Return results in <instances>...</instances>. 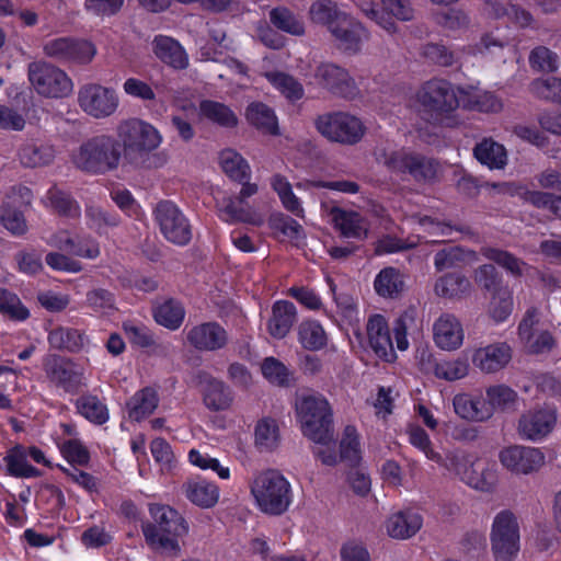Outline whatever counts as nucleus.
Listing matches in <instances>:
<instances>
[{"label":"nucleus","mask_w":561,"mask_h":561,"mask_svg":"<svg viewBox=\"0 0 561 561\" xmlns=\"http://www.w3.org/2000/svg\"><path fill=\"white\" fill-rule=\"evenodd\" d=\"M481 253L485 259L493 261L515 277L522 276L528 268L524 261L501 249L486 247L482 248Z\"/></svg>","instance_id":"nucleus-47"},{"label":"nucleus","mask_w":561,"mask_h":561,"mask_svg":"<svg viewBox=\"0 0 561 561\" xmlns=\"http://www.w3.org/2000/svg\"><path fill=\"white\" fill-rule=\"evenodd\" d=\"M255 445L265 451L273 450L279 444V430L276 421L263 419L255 426Z\"/></svg>","instance_id":"nucleus-57"},{"label":"nucleus","mask_w":561,"mask_h":561,"mask_svg":"<svg viewBox=\"0 0 561 561\" xmlns=\"http://www.w3.org/2000/svg\"><path fill=\"white\" fill-rule=\"evenodd\" d=\"M322 208L328 211L334 228L345 238L363 240L367 238L369 224L359 213L341 207Z\"/></svg>","instance_id":"nucleus-22"},{"label":"nucleus","mask_w":561,"mask_h":561,"mask_svg":"<svg viewBox=\"0 0 561 561\" xmlns=\"http://www.w3.org/2000/svg\"><path fill=\"white\" fill-rule=\"evenodd\" d=\"M455 413L461 419L472 422H484L491 419V408L486 398L459 393L453 400Z\"/></svg>","instance_id":"nucleus-30"},{"label":"nucleus","mask_w":561,"mask_h":561,"mask_svg":"<svg viewBox=\"0 0 561 561\" xmlns=\"http://www.w3.org/2000/svg\"><path fill=\"white\" fill-rule=\"evenodd\" d=\"M491 550L496 561H512L520 548L519 525L516 516L502 511L495 515L491 534Z\"/></svg>","instance_id":"nucleus-9"},{"label":"nucleus","mask_w":561,"mask_h":561,"mask_svg":"<svg viewBox=\"0 0 561 561\" xmlns=\"http://www.w3.org/2000/svg\"><path fill=\"white\" fill-rule=\"evenodd\" d=\"M470 373V364L467 358L456 357L436 363L434 374L437 378L447 381H456L466 378Z\"/></svg>","instance_id":"nucleus-55"},{"label":"nucleus","mask_w":561,"mask_h":561,"mask_svg":"<svg viewBox=\"0 0 561 561\" xmlns=\"http://www.w3.org/2000/svg\"><path fill=\"white\" fill-rule=\"evenodd\" d=\"M477 261L476 252L459 247H449L435 254L434 265L438 272H442L456 267L459 263H474Z\"/></svg>","instance_id":"nucleus-45"},{"label":"nucleus","mask_w":561,"mask_h":561,"mask_svg":"<svg viewBox=\"0 0 561 561\" xmlns=\"http://www.w3.org/2000/svg\"><path fill=\"white\" fill-rule=\"evenodd\" d=\"M472 290L470 280L460 273H447L438 277L434 284L436 296L459 300L467 297Z\"/></svg>","instance_id":"nucleus-34"},{"label":"nucleus","mask_w":561,"mask_h":561,"mask_svg":"<svg viewBox=\"0 0 561 561\" xmlns=\"http://www.w3.org/2000/svg\"><path fill=\"white\" fill-rule=\"evenodd\" d=\"M10 474L15 477L31 478L37 476L38 471L27 463L25 450L16 446L12 448L4 458Z\"/></svg>","instance_id":"nucleus-60"},{"label":"nucleus","mask_w":561,"mask_h":561,"mask_svg":"<svg viewBox=\"0 0 561 561\" xmlns=\"http://www.w3.org/2000/svg\"><path fill=\"white\" fill-rule=\"evenodd\" d=\"M121 151L108 135H98L83 141L71 156L72 163L81 171L99 174L116 169Z\"/></svg>","instance_id":"nucleus-5"},{"label":"nucleus","mask_w":561,"mask_h":561,"mask_svg":"<svg viewBox=\"0 0 561 561\" xmlns=\"http://www.w3.org/2000/svg\"><path fill=\"white\" fill-rule=\"evenodd\" d=\"M377 160L394 172L409 173L417 181H430L437 176L439 167L430 158L408 150H386L376 152Z\"/></svg>","instance_id":"nucleus-8"},{"label":"nucleus","mask_w":561,"mask_h":561,"mask_svg":"<svg viewBox=\"0 0 561 561\" xmlns=\"http://www.w3.org/2000/svg\"><path fill=\"white\" fill-rule=\"evenodd\" d=\"M87 226L99 234H103L108 228L119 225L118 216L107 213L101 206L93 203L85 207Z\"/></svg>","instance_id":"nucleus-52"},{"label":"nucleus","mask_w":561,"mask_h":561,"mask_svg":"<svg viewBox=\"0 0 561 561\" xmlns=\"http://www.w3.org/2000/svg\"><path fill=\"white\" fill-rule=\"evenodd\" d=\"M462 481L479 491H493L499 481L497 469L492 463L474 459Z\"/></svg>","instance_id":"nucleus-35"},{"label":"nucleus","mask_w":561,"mask_h":561,"mask_svg":"<svg viewBox=\"0 0 561 561\" xmlns=\"http://www.w3.org/2000/svg\"><path fill=\"white\" fill-rule=\"evenodd\" d=\"M518 337L530 354L549 353L556 346L551 332L538 327V319L534 310L528 311L518 325Z\"/></svg>","instance_id":"nucleus-18"},{"label":"nucleus","mask_w":561,"mask_h":561,"mask_svg":"<svg viewBox=\"0 0 561 561\" xmlns=\"http://www.w3.org/2000/svg\"><path fill=\"white\" fill-rule=\"evenodd\" d=\"M295 407L305 436L322 445L332 440V410L322 394H300L296 399Z\"/></svg>","instance_id":"nucleus-3"},{"label":"nucleus","mask_w":561,"mask_h":561,"mask_svg":"<svg viewBox=\"0 0 561 561\" xmlns=\"http://www.w3.org/2000/svg\"><path fill=\"white\" fill-rule=\"evenodd\" d=\"M422 526V515L412 508L394 512L385 522L387 535L397 540H405L415 536Z\"/></svg>","instance_id":"nucleus-24"},{"label":"nucleus","mask_w":561,"mask_h":561,"mask_svg":"<svg viewBox=\"0 0 561 561\" xmlns=\"http://www.w3.org/2000/svg\"><path fill=\"white\" fill-rule=\"evenodd\" d=\"M366 336L369 347L379 359L387 363H393L397 359L390 328L383 316L374 313L368 317Z\"/></svg>","instance_id":"nucleus-19"},{"label":"nucleus","mask_w":561,"mask_h":561,"mask_svg":"<svg viewBox=\"0 0 561 561\" xmlns=\"http://www.w3.org/2000/svg\"><path fill=\"white\" fill-rule=\"evenodd\" d=\"M271 23L278 30L295 36L305 34L304 23L287 8H275L270 12Z\"/></svg>","instance_id":"nucleus-56"},{"label":"nucleus","mask_w":561,"mask_h":561,"mask_svg":"<svg viewBox=\"0 0 561 561\" xmlns=\"http://www.w3.org/2000/svg\"><path fill=\"white\" fill-rule=\"evenodd\" d=\"M247 122L265 135L279 134L278 121L273 108L262 102L250 103L244 113Z\"/></svg>","instance_id":"nucleus-32"},{"label":"nucleus","mask_w":561,"mask_h":561,"mask_svg":"<svg viewBox=\"0 0 561 561\" xmlns=\"http://www.w3.org/2000/svg\"><path fill=\"white\" fill-rule=\"evenodd\" d=\"M46 205L61 216L75 218L80 215L78 203L68 193L55 186L47 192Z\"/></svg>","instance_id":"nucleus-53"},{"label":"nucleus","mask_w":561,"mask_h":561,"mask_svg":"<svg viewBox=\"0 0 561 561\" xmlns=\"http://www.w3.org/2000/svg\"><path fill=\"white\" fill-rule=\"evenodd\" d=\"M499 461L508 472L529 476L538 472L546 463L545 454L536 447L510 445L499 451Z\"/></svg>","instance_id":"nucleus-12"},{"label":"nucleus","mask_w":561,"mask_h":561,"mask_svg":"<svg viewBox=\"0 0 561 561\" xmlns=\"http://www.w3.org/2000/svg\"><path fill=\"white\" fill-rule=\"evenodd\" d=\"M186 499L202 508H210L218 503L219 488L206 480H188L183 484Z\"/></svg>","instance_id":"nucleus-33"},{"label":"nucleus","mask_w":561,"mask_h":561,"mask_svg":"<svg viewBox=\"0 0 561 561\" xmlns=\"http://www.w3.org/2000/svg\"><path fill=\"white\" fill-rule=\"evenodd\" d=\"M27 77L35 92L44 98L62 99L73 91V82L66 71L45 61L31 62Z\"/></svg>","instance_id":"nucleus-6"},{"label":"nucleus","mask_w":561,"mask_h":561,"mask_svg":"<svg viewBox=\"0 0 561 561\" xmlns=\"http://www.w3.org/2000/svg\"><path fill=\"white\" fill-rule=\"evenodd\" d=\"M463 102L466 107L485 113H497L503 107L501 100L493 93L478 90L468 93Z\"/></svg>","instance_id":"nucleus-61"},{"label":"nucleus","mask_w":561,"mask_h":561,"mask_svg":"<svg viewBox=\"0 0 561 561\" xmlns=\"http://www.w3.org/2000/svg\"><path fill=\"white\" fill-rule=\"evenodd\" d=\"M416 100L425 113L435 116L450 113L459 106L454 88L443 79L425 82L419 90Z\"/></svg>","instance_id":"nucleus-11"},{"label":"nucleus","mask_w":561,"mask_h":561,"mask_svg":"<svg viewBox=\"0 0 561 561\" xmlns=\"http://www.w3.org/2000/svg\"><path fill=\"white\" fill-rule=\"evenodd\" d=\"M296 321L295 305L288 300H277L272 306L266 330L272 337L282 340L288 335Z\"/></svg>","instance_id":"nucleus-26"},{"label":"nucleus","mask_w":561,"mask_h":561,"mask_svg":"<svg viewBox=\"0 0 561 561\" xmlns=\"http://www.w3.org/2000/svg\"><path fill=\"white\" fill-rule=\"evenodd\" d=\"M49 380L66 391L76 392L83 385L82 370L71 360L62 357H50L45 364Z\"/></svg>","instance_id":"nucleus-20"},{"label":"nucleus","mask_w":561,"mask_h":561,"mask_svg":"<svg viewBox=\"0 0 561 561\" xmlns=\"http://www.w3.org/2000/svg\"><path fill=\"white\" fill-rule=\"evenodd\" d=\"M530 92L539 99L561 103V79H537L530 83Z\"/></svg>","instance_id":"nucleus-64"},{"label":"nucleus","mask_w":561,"mask_h":561,"mask_svg":"<svg viewBox=\"0 0 561 561\" xmlns=\"http://www.w3.org/2000/svg\"><path fill=\"white\" fill-rule=\"evenodd\" d=\"M267 81L286 99L296 101L304 96V88L293 76L282 71H267L264 73Z\"/></svg>","instance_id":"nucleus-50"},{"label":"nucleus","mask_w":561,"mask_h":561,"mask_svg":"<svg viewBox=\"0 0 561 561\" xmlns=\"http://www.w3.org/2000/svg\"><path fill=\"white\" fill-rule=\"evenodd\" d=\"M476 159L490 170H503L507 164L505 147L492 138H483L473 148Z\"/></svg>","instance_id":"nucleus-36"},{"label":"nucleus","mask_w":561,"mask_h":561,"mask_svg":"<svg viewBox=\"0 0 561 561\" xmlns=\"http://www.w3.org/2000/svg\"><path fill=\"white\" fill-rule=\"evenodd\" d=\"M159 404L158 391L153 387H145L128 400V416L134 421H141L152 414Z\"/></svg>","instance_id":"nucleus-38"},{"label":"nucleus","mask_w":561,"mask_h":561,"mask_svg":"<svg viewBox=\"0 0 561 561\" xmlns=\"http://www.w3.org/2000/svg\"><path fill=\"white\" fill-rule=\"evenodd\" d=\"M160 232L169 241L185 245L192 238L191 226L179 207L169 201L158 203L153 210Z\"/></svg>","instance_id":"nucleus-13"},{"label":"nucleus","mask_w":561,"mask_h":561,"mask_svg":"<svg viewBox=\"0 0 561 561\" xmlns=\"http://www.w3.org/2000/svg\"><path fill=\"white\" fill-rule=\"evenodd\" d=\"M297 340L307 351H320L328 344V334L319 321L307 319L297 328Z\"/></svg>","instance_id":"nucleus-40"},{"label":"nucleus","mask_w":561,"mask_h":561,"mask_svg":"<svg viewBox=\"0 0 561 561\" xmlns=\"http://www.w3.org/2000/svg\"><path fill=\"white\" fill-rule=\"evenodd\" d=\"M220 217L227 222H247L254 226L263 224V218L256 214L245 202L239 204L237 196H222L217 201Z\"/></svg>","instance_id":"nucleus-31"},{"label":"nucleus","mask_w":561,"mask_h":561,"mask_svg":"<svg viewBox=\"0 0 561 561\" xmlns=\"http://www.w3.org/2000/svg\"><path fill=\"white\" fill-rule=\"evenodd\" d=\"M381 8L373 2H363L360 11L388 33L397 31L393 18L410 21L414 16L413 8L408 0H380Z\"/></svg>","instance_id":"nucleus-16"},{"label":"nucleus","mask_w":561,"mask_h":561,"mask_svg":"<svg viewBox=\"0 0 561 561\" xmlns=\"http://www.w3.org/2000/svg\"><path fill=\"white\" fill-rule=\"evenodd\" d=\"M150 514L154 524H144L142 533L147 543L161 552L179 553V538L188 533L184 517L165 505L153 504Z\"/></svg>","instance_id":"nucleus-1"},{"label":"nucleus","mask_w":561,"mask_h":561,"mask_svg":"<svg viewBox=\"0 0 561 561\" xmlns=\"http://www.w3.org/2000/svg\"><path fill=\"white\" fill-rule=\"evenodd\" d=\"M48 341L56 348L78 351L83 347L85 336L76 329L57 328L49 333Z\"/></svg>","instance_id":"nucleus-58"},{"label":"nucleus","mask_w":561,"mask_h":561,"mask_svg":"<svg viewBox=\"0 0 561 561\" xmlns=\"http://www.w3.org/2000/svg\"><path fill=\"white\" fill-rule=\"evenodd\" d=\"M188 343L199 351H217L226 346L228 334L216 322H206L193 327L186 335Z\"/></svg>","instance_id":"nucleus-25"},{"label":"nucleus","mask_w":561,"mask_h":561,"mask_svg":"<svg viewBox=\"0 0 561 561\" xmlns=\"http://www.w3.org/2000/svg\"><path fill=\"white\" fill-rule=\"evenodd\" d=\"M317 82L323 88L342 96H352L355 94L356 87L348 72L330 62L320 64L314 73Z\"/></svg>","instance_id":"nucleus-23"},{"label":"nucleus","mask_w":561,"mask_h":561,"mask_svg":"<svg viewBox=\"0 0 561 561\" xmlns=\"http://www.w3.org/2000/svg\"><path fill=\"white\" fill-rule=\"evenodd\" d=\"M18 157L20 163L25 168H44L54 162L56 149L48 142L30 140L21 145Z\"/></svg>","instance_id":"nucleus-29"},{"label":"nucleus","mask_w":561,"mask_h":561,"mask_svg":"<svg viewBox=\"0 0 561 561\" xmlns=\"http://www.w3.org/2000/svg\"><path fill=\"white\" fill-rule=\"evenodd\" d=\"M152 51L165 65L182 70L188 66V56L182 45L174 38L158 35L152 41Z\"/></svg>","instance_id":"nucleus-28"},{"label":"nucleus","mask_w":561,"mask_h":561,"mask_svg":"<svg viewBox=\"0 0 561 561\" xmlns=\"http://www.w3.org/2000/svg\"><path fill=\"white\" fill-rule=\"evenodd\" d=\"M219 163L224 172L234 181L242 182L250 178V165L233 149L222 150L219 156Z\"/></svg>","instance_id":"nucleus-46"},{"label":"nucleus","mask_w":561,"mask_h":561,"mask_svg":"<svg viewBox=\"0 0 561 561\" xmlns=\"http://www.w3.org/2000/svg\"><path fill=\"white\" fill-rule=\"evenodd\" d=\"M485 397L488 404L491 408V416L495 411H514L519 402L517 391L504 383L488 387L485 390Z\"/></svg>","instance_id":"nucleus-41"},{"label":"nucleus","mask_w":561,"mask_h":561,"mask_svg":"<svg viewBox=\"0 0 561 561\" xmlns=\"http://www.w3.org/2000/svg\"><path fill=\"white\" fill-rule=\"evenodd\" d=\"M116 146L122 147L121 157L130 164H138L149 152L162 144V135L150 123L129 117L116 126Z\"/></svg>","instance_id":"nucleus-2"},{"label":"nucleus","mask_w":561,"mask_h":561,"mask_svg":"<svg viewBox=\"0 0 561 561\" xmlns=\"http://www.w3.org/2000/svg\"><path fill=\"white\" fill-rule=\"evenodd\" d=\"M199 115L202 118L225 129L236 128L239 124L238 115L225 103L203 100L199 103Z\"/></svg>","instance_id":"nucleus-37"},{"label":"nucleus","mask_w":561,"mask_h":561,"mask_svg":"<svg viewBox=\"0 0 561 561\" xmlns=\"http://www.w3.org/2000/svg\"><path fill=\"white\" fill-rule=\"evenodd\" d=\"M43 50L49 58L79 65L90 64L96 55L94 44L72 37L49 39L44 44Z\"/></svg>","instance_id":"nucleus-14"},{"label":"nucleus","mask_w":561,"mask_h":561,"mask_svg":"<svg viewBox=\"0 0 561 561\" xmlns=\"http://www.w3.org/2000/svg\"><path fill=\"white\" fill-rule=\"evenodd\" d=\"M526 203L538 209L548 211L554 218L561 219V195L529 190V192L526 193Z\"/></svg>","instance_id":"nucleus-59"},{"label":"nucleus","mask_w":561,"mask_h":561,"mask_svg":"<svg viewBox=\"0 0 561 561\" xmlns=\"http://www.w3.org/2000/svg\"><path fill=\"white\" fill-rule=\"evenodd\" d=\"M485 11L495 19L510 16L522 26L528 25L531 20L528 12L511 4L507 0H488Z\"/></svg>","instance_id":"nucleus-54"},{"label":"nucleus","mask_w":561,"mask_h":561,"mask_svg":"<svg viewBox=\"0 0 561 561\" xmlns=\"http://www.w3.org/2000/svg\"><path fill=\"white\" fill-rule=\"evenodd\" d=\"M0 222L11 233L21 236L27 231V224L20 208L0 205Z\"/></svg>","instance_id":"nucleus-63"},{"label":"nucleus","mask_w":561,"mask_h":561,"mask_svg":"<svg viewBox=\"0 0 561 561\" xmlns=\"http://www.w3.org/2000/svg\"><path fill=\"white\" fill-rule=\"evenodd\" d=\"M346 13L340 11L336 4L330 0H319L311 4L309 16L313 23L328 26L330 32L332 26L336 25Z\"/></svg>","instance_id":"nucleus-48"},{"label":"nucleus","mask_w":561,"mask_h":561,"mask_svg":"<svg viewBox=\"0 0 561 561\" xmlns=\"http://www.w3.org/2000/svg\"><path fill=\"white\" fill-rule=\"evenodd\" d=\"M75 405L80 415L96 425L106 423L110 417L106 404L94 394L79 397Z\"/></svg>","instance_id":"nucleus-42"},{"label":"nucleus","mask_w":561,"mask_h":561,"mask_svg":"<svg viewBox=\"0 0 561 561\" xmlns=\"http://www.w3.org/2000/svg\"><path fill=\"white\" fill-rule=\"evenodd\" d=\"M271 187L277 194L282 206L298 218L306 216L300 198L294 193L293 185L288 179L279 173L274 174L270 180Z\"/></svg>","instance_id":"nucleus-39"},{"label":"nucleus","mask_w":561,"mask_h":561,"mask_svg":"<svg viewBox=\"0 0 561 561\" xmlns=\"http://www.w3.org/2000/svg\"><path fill=\"white\" fill-rule=\"evenodd\" d=\"M233 398L231 390L222 381L209 379L204 387V403L213 411H222L230 408Z\"/></svg>","instance_id":"nucleus-43"},{"label":"nucleus","mask_w":561,"mask_h":561,"mask_svg":"<svg viewBox=\"0 0 561 561\" xmlns=\"http://www.w3.org/2000/svg\"><path fill=\"white\" fill-rule=\"evenodd\" d=\"M557 422L552 408H538L524 412L517 425L518 435L527 440L537 442L549 435Z\"/></svg>","instance_id":"nucleus-17"},{"label":"nucleus","mask_w":561,"mask_h":561,"mask_svg":"<svg viewBox=\"0 0 561 561\" xmlns=\"http://www.w3.org/2000/svg\"><path fill=\"white\" fill-rule=\"evenodd\" d=\"M409 443L417 448L427 459L440 463L442 456L434 450L427 433L419 425H409L407 428Z\"/></svg>","instance_id":"nucleus-62"},{"label":"nucleus","mask_w":561,"mask_h":561,"mask_svg":"<svg viewBox=\"0 0 561 561\" xmlns=\"http://www.w3.org/2000/svg\"><path fill=\"white\" fill-rule=\"evenodd\" d=\"M375 289L382 297H394L404 287L402 274L394 267H386L375 278Z\"/></svg>","instance_id":"nucleus-49"},{"label":"nucleus","mask_w":561,"mask_h":561,"mask_svg":"<svg viewBox=\"0 0 561 561\" xmlns=\"http://www.w3.org/2000/svg\"><path fill=\"white\" fill-rule=\"evenodd\" d=\"M316 128L328 140L342 145H355L366 133L362 119L347 112L320 115L316 119Z\"/></svg>","instance_id":"nucleus-7"},{"label":"nucleus","mask_w":561,"mask_h":561,"mask_svg":"<svg viewBox=\"0 0 561 561\" xmlns=\"http://www.w3.org/2000/svg\"><path fill=\"white\" fill-rule=\"evenodd\" d=\"M77 102L80 110L89 117L105 119L117 112L119 95L112 87L88 82L79 88Z\"/></svg>","instance_id":"nucleus-10"},{"label":"nucleus","mask_w":561,"mask_h":561,"mask_svg":"<svg viewBox=\"0 0 561 561\" xmlns=\"http://www.w3.org/2000/svg\"><path fill=\"white\" fill-rule=\"evenodd\" d=\"M251 494L263 513L274 516L285 513L293 501L289 481L274 469L261 471L254 477Z\"/></svg>","instance_id":"nucleus-4"},{"label":"nucleus","mask_w":561,"mask_h":561,"mask_svg":"<svg viewBox=\"0 0 561 561\" xmlns=\"http://www.w3.org/2000/svg\"><path fill=\"white\" fill-rule=\"evenodd\" d=\"M513 308V291L508 286H499L492 291L488 312L495 322H504L511 316Z\"/></svg>","instance_id":"nucleus-44"},{"label":"nucleus","mask_w":561,"mask_h":561,"mask_svg":"<svg viewBox=\"0 0 561 561\" xmlns=\"http://www.w3.org/2000/svg\"><path fill=\"white\" fill-rule=\"evenodd\" d=\"M154 320L169 330H176L181 327L185 311L182 305L174 300H165L156 307Z\"/></svg>","instance_id":"nucleus-51"},{"label":"nucleus","mask_w":561,"mask_h":561,"mask_svg":"<svg viewBox=\"0 0 561 561\" xmlns=\"http://www.w3.org/2000/svg\"><path fill=\"white\" fill-rule=\"evenodd\" d=\"M331 34L339 47L347 51H357L362 43L368 38V32L362 23L347 14L332 26Z\"/></svg>","instance_id":"nucleus-27"},{"label":"nucleus","mask_w":561,"mask_h":561,"mask_svg":"<svg viewBox=\"0 0 561 561\" xmlns=\"http://www.w3.org/2000/svg\"><path fill=\"white\" fill-rule=\"evenodd\" d=\"M465 331L461 322L451 313L440 314L433 323V341L443 350L453 352L463 344Z\"/></svg>","instance_id":"nucleus-21"},{"label":"nucleus","mask_w":561,"mask_h":561,"mask_svg":"<svg viewBox=\"0 0 561 561\" xmlns=\"http://www.w3.org/2000/svg\"><path fill=\"white\" fill-rule=\"evenodd\" d=\"M469 358L479 373L495 375L508 366L513 350L506 342L481 344L469 351Z\"/></svg>","instance_id":"nucleus-15"}]
</instances>
